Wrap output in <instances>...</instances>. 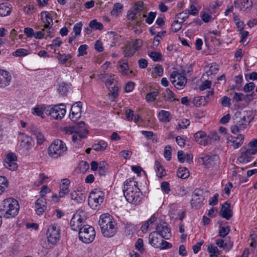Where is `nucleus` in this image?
<instances>
[{"instance_id":"6ab92c4d","label":"nucleus","mask_w":257,"mask_h":257,"mask_svg":"<svg viewBox=\"0 0 257 257\" xmlns=\"http://www.w3.org/2000/svg\"><path fill=\"white\" fill-rule=\"evenodd\" d=\"M195 141L201 145L206 146L209 144V139L206 133L203 131H198L194 134Z\"/></svg>"},{"instance_id":"b1692460","label":"nucleus","mask_w":257,"mask_h":257,"mask_svg":"<svg viewBox=\"0 0 257 257\" xmlns=\"http://www.w3.org/2000/svg\"><path fill=\"white\" fill-rule=\"evenodd\" d=\"M20 146L24 149L29 151L33 147L32 139L28 136H24L21 141Z\"/></svg>"},{"instance_id":"69168bd1","label":"nucleus","mask_w":257,"mask_h":257,"mask_svg":"<svg viewBox=\"0 0 257 257\" xmlns=\"http://www.w3.org/2000/svg\"><path fill=\"white\" fill-rule=\"evenodd\" d=\"M136 248L142 252L144 250V243L143 239L139 238L135 243Z\"/></svg>"},{"instance_id":"603ef678","label":"nucleus","mask_w":257,"mask_h":257,"mask_svg":"<svg viewBox=\"0 0 257 257\" xmlns=\"http://www.w3.org/2000/svg\"><path fill=\"white\" fill-rule=\"evenodd\" d=\"M134 49L137 51L140 49L142 46L143 41L141 39H136L129 43Z\"/></svg>"},{"instance_id":"c756f323","label":"nucleus","mask_w":257,"mask_h":257,"mask_svg":"<svg viewBox=\"0 0 257 257\" xmlns=\"http://www.w3.org/2000/svg\"><path fill=\"white\" fill-rule=\"evenodd\" d=\"M254 155V154H250L248 152V149H247L245 152L241 153L240 156L237 158V160L240 163H247L250 161L251 156Z\"/></svg>"},{"instance_id":"4468645a","label":"nucleus","mask_w":257,"mask_h":257,"mask_svg":"<svg viewBox=\"0 0 257 257\" xmlns=\"http://www.w3.org/2000/svg\"><path fill=\"white\" fill-rule=\"evenodd\" d=\"M81 105L82 103L80 101L77 102L72 105L69 114V117L72 121H75L80 117Z\"/></svg>"},{"instance_id":"c85d7f7f","label":"nucleus","mask_w":257,"mask_h":257,"mask_svg":"<svg viewBox=\"0 0 257 257\" xmlns=\"http://www.w3.org/2000/svg\"><path fill=\"white\" fill-rule=\"evenodd\" d=\"M47 108L44 105H38L32 109V112L43 118H44V111L46 112Z\"/></svg>"},{"instance_id":"5fc2aeb1","label":"nucleus","mask_w":257,"mask_h":257,"mask_svg":"<svg viewBox=\"0 0 257 257\" xmlns=\"http://www.w3.org/2000/svg\"><path fill=\"white\" fill-rule=\"evenodd\" d=\"M182 22H179L178 20L175 19L171 26L172 32L176 33L179 31L182 28Z\"/></svg>"},{"instance_id":"052dcab7","label":"nucleus","mask_w":257,"mask_h":257,"mask_svg":"<svg viewBox=\"0 0 257 257\" xmlns=\"http://www.w3.org/2000/svg\"><path fill=\"white\" fill-rule=\"evenodd\" d=\"M158 94V91H153L149 93L146 96V99L148 102H152L156 100V96Z\"/></svg>"},{"instance_id":"6e6d98bb","label":"nucleus","mask_w":257,"mask_h":257,"mask_svg":"<svg viewBox=\"0 0 257 257\" xmlns=\"http://www.w3.org/2000/svg\"><path fill=\"white\" fill-rule=\"evenodd\" d=\"M187 12L185 10L181 13L177 14L176 15L175 19L178 20L180 19L181 20V22H182V23L185 21L189 18V15L186 13Z\"/></svg>"},{"instance_id":"13d9d810","label":"nucleus","mask_w":257,"mask_h":257,"mask_svg":"<svg viewBox=\"0 0 257 257\" xmlns=\"http://www.w3.org/2000/svg\"><path fill=\"white\" fill-rule=\"evenodd\" d=\"M243 82V77L241 75H237L235 77V88L237 90H241V84Z\"/></svg>"},{"instance_id":"c9c22d12","label":"nucleus","mask_w":257,"mask_h":257,"mask_svg":"<svg viewBox=\"0 0 257 257\" xmlns=\"http://www.w3.org/2000/svg\"><path fill=\"white\" fill-rule=\"evenodd\" d=\"M32 131L33 135L37 140V144L41 145L45 140L44 135L35 128H34V130H32Z\"/></svg>"},{"instance_id":"09e8293b","label":"nucleus","mask_w":257,"mask_h":257,"mask_svg":"<svg viewBox=\"0 0 257 257\" xmlns=\"http://www.w3.org/2000/svg\"><path fill=\"white\" fill-rule=\"evenodd\" d=\"M8 187V181L5 177L0 176V195H1Z\"/></svg>"},{"instance_id":"f704fd0d","label":"nucleus","mask_w":257,"mask_h":257,"mask_svg":"<svg viewBox=\"0 0 257 257\" xmlns=\"http://www.w3.org/2000/svg\"><path fill=\"white\" fill-rule=\"evenodd\" d=\"M177 175L180 178L186 179L189 176V171L186 168L180 167L178 169Z\"/></svg>"},{"instance_id":"bf43d9fd","label":"nucleus","mask_w":257,"mask_h":257,"mask_svg":"<svg viewBox=\"0 0 257 257\" xmlns=\"http://www.w3.org/2000/svg\"><path fill=\"white\" fill-rule=\"evenodd\" d=\"M82 25V23L81 22H80L79 23H76L74 26L73 28V31L75 36H77L80 35Z\"/></svg>"},{"instance_id":"338daca9","label":"nucleus","mask_w":257,"mask_h":257,"mask_svg":"<svg viewBox=\"0 0 257 257\" xmlns=\"http://www.w3.org/2000/svg\"><path fill=\"white\" fill-rule=\"evenodd\" d=\"M220 103L224 106L230 107L231 105L230 99L227 96H224L220 99Z\"/></svg>"},{"instance_id":"4d7b16f0","label":"nucleus","mask_w":257,"mask_h":257,"mask_svg":"<svg viewBox=\"0 0 257 257\" xmlns=\"http://www.w3.org/2000/svg\"><path fill=\"white\" fill-rule=\"evenodd\" d=\"M172 148L170 145L165 147L164 152V156L168 161L171 159Z\"/></svg>"},{"instance_id":"a19ab883","label":"nucleus","mask_w":257,"mask_h":257,"mask_svg":"<svg viewBox=\"0 0 257 257\" xmlns=\"http://www.w3.org/2000/svg\"><path fill=\"white\" fill-rule=\"evenodd\" d=\"M29 53V50L24 48H19L13 52L12 54L16 57H23L26 56Z\"/></svg>"},{"instance_id":"1a4fd4ad","label":"nucleus","mask_w":257,"mask_h":257,"mask_svg":"<svg viewBox=\"0 0 257 257\" xmlns=\"http://www.w3.org/2000/svg\"><path fill=\"white\" fill-rule=\"evenodd\" d=\"M66 112L65 106L63 104L56 105L53 107L48 106L46 109V114L55 119H62Z\"/></svg>"},{"instance_id":"2eb2a0df","label":"nucleus","mask_w":257,"mask_h":257,"mask_svg":"<svg viewBox=\"0 0 257 257\" xmlns=\"http://www.w3.org/2000/svg\"><path fill=\"white\" fill-rule=\"evenodd\" d=\"M201 193V191L199 190H195L194 191L191 201V204L192 207L199 208L203 204V201L204 198Z\"/></svg>"},{"instance_id":"ddd939ff","label":"nucleus","mask_w":257,"mask_h":257,"mask_svg":"<svg viewBox=\"0 0 257 257\" xmlns=\"http://www.w3.org/2000/svg\"><path fill=\"white\" fill-rule=\"evenodd\" d=\"M12 80V76L10 72L0 68V88H5L9 86Z\"/></svg>"},{"instance_id":"e2e57ef3","label":"nucleus","mask_w":257,"mask_h":257,"mask_svg":"<svg viewBox=\"0 0 257 257\" xmlns=\"http://www.w3.org/2000/svg\"><path fill=\"white\" fill-rule=\"evenodd\" d=\"M149 55L154 61H160L162 58L161 53L158 52H151Z\"/></svg>"},{"instance_id":"0eeeda50","label":"nucleus","mask_w":257,"mask_h":257,"mask_svg":"<svg viewBox=\"0 0 257 257\" xmlns=\"http://www.w3.org/2000/svg\"><path fill=\"white\" fill-rule=\"evenodd\" d=\"M84 123L81 122L79 124H77L67 130V133H74L72 136V140L74 142L80 141L81 139L85 137V134L88 133V131L84 128Z\"/></svg>"},{"instance_id":"423d86ee","label":"nucleus","mask_w":257,"mask_h":257,"mask_svg":"<svg viewBox=\"0 0 257 257\" xmlns=\"http://www.w3.org/2000/svg\"><path fill=\"white\" fill-rule=\"evenodd\" d=\"M48 244L49 247H52L59 240L60 229L56 224H52L49 226L47 231Z\"/></svg>"},{"instance_id":"5701e85b","label":"nucleus","mask_w":257,"mask_h":257,"mask_svg":"<svg viewBox=\"0 0 257 257\" xmlns=\"http://www.w3.org/2000/svg\"><path fill=\"white\" fill-rule=\"evenodd\" d=\"M158 118L160 121L167 123L171 120L172 116L169 111L161 110L158 113Z\"/></svg>"},{"instance_id":"37998d69","label":"nucleus","mask_w":257,"mask_h":257,"mask_svg":"<svg viewBox=\"0 0 257 257\" xmlns=\"http://www.w3.org/2000/svg\"><path fill=\"white\" fill-rule=\"evenodd\" d=\"M135 52L136 51L130 43H128L127 45L124 47L123 54L126 57H131L133 56Z\"/></svg>"},{"instance_id":"473e14b6","label":"nucleus","mask_w":257,"mask_h":257,"mask_svg":"<svg viewBox=\"0 0 257 257\" xmlns=\"http://www.w3.org/2000/svg\"><path fill=\"white\" fill-rule=\"evenodd\" d=\"M118 67L120 68V71L124 75H127V71L128 69L127 61L125 60H121L117 63Z\"/></svg>"},{"instance_id":"9b49d317","label":"nucleus","mask_w":257,"mask_h":257,"mask_svg":"<svg viewBox=\"0 0 257 257\" xmlns=\"http://www.w3.org/2000/svg\"><path fill=\"white\" fill-rule=\"evenodd\" d=\"M162 237L165 239H169L171 236V229L169 224L163 222L158 224L155 231Z\"/></svg>"},{"instance_id":"ea45409f","label":"nucleus","mask_w":257,"mask_h":257,"mask_svg":"<svg viewBox=\"0 0 257 257\" xmlns=\"http://www.w3.org/2000/svg\"><path fill=\"white\" fill-rule=\"evenodd\" d=\"M162 95L164 98L166 97V101H173L176 100L175 94L169 88H167L166 89V93H162Z\"/></svg>"},{"instance_id":"49530a36","label":"nucleus","mask_w":257,"mask_h":257,"mask_svg":"<svg viewBox=\"0 0 257 257\" xmlns=\"http://www.w3.org/2000/svg\"><path fill=\"white\" fill-rule=\"evenodd\" d=\"M233 19L238 30L241 31V30H243L244 28V24L242 22L240 21L238 16L235 13L233 14Z\"/></svg>"},{"instance_id":"7ed1b4c3","label":"nucleus","mask_w":257,"mask_h":257,"mask_svg":"<svg viewBox=\"0 0 257 257\" xmlns=\"http://www.w3.org/2000/svg\"><path fill=\"white\" fill-rule=\"evenodd\" d=\"M98 224L101 232L105 237H111L117 231L116 223L112 216L108 213L100 215Z\"/></svg>"},{"instance_id":"6e6552de","label":"nucleus","mask_w":257,"mask_h":257,"mask_svg":"<svg viewBox=\"0 0 257 257\" xmlns=\"http://www.w3.org/2000/svg\"><path fill=\"white\" fill-rule=\"evenodd\" d=\"M103 193L97 189L92 190L88 199V203L91 208L96 209L103 201Z\"/></svg>"},{"instance_id":"0e129e2a","label":"nucleus","mask_w":257,"mask_h":257,"mask_svg":"<svg viewBox=\"0 0 257 257\" xmlns=\"http://www.w3.org/2000/svg\"><path fill=\"white\" fill-rule=\"evenodd\" d=\"M209 139V144L212 142L218 141L220 139L217 133L215 132H210V134L207 136Z\"/></svg>"},{"instance_id":"cd10ccee","label":"nucleus","mask_w":257,"mask_h":257,"mask_svg":"<svg viewBox=\"0 0 257 257\" xmlns=\"http://www.w3.org/2000/svg\"><path fill=\"white\" fill-rule=\"evenodd\" d=\"M71 198L77 203H81L85 201V197L80 192L74 191L71 194Z\"/></svg>"},{"instance_id":"f3484780","label":"nucleus","mask_w":257,"mask_h":257,"mask_svg":"<svg viewBox=\"0 0 257 257\" xmlns=\"http://www.w3.org/2000/svg\"><path fill=\"white\" fill-rule=\"evenodd\" d=\"M83 219L79 214H74L71 218L70 222V225L72 229L74 231L80 230V228L82 227L83 223Z\"/></svg>"},{"instance_id":"412c9836","label":"nucleus","mask_w":257,"mask_h":257,"mask_svg":"<svg viewBox=\"0 0 257 257\" xmlns=\"http://www.w3.org/2000/svg\"><path fill=\"white\" fill-rule=\"evenodd\" d=\"M230 205L227 202H225L222 205L221 208V216L229 220L232 216V213L230 209Z\"/></svg>"},{"instance_id":"aec40b11","label":"nucleus","mask_w":257,"mask_h":257,"mask_svg":"<svg viewBox=\"0 0 257 257\" xmlns=\"http://www.w3.org/2000/svg\"><path fill=\"white\" fill-rule=\"evenodd\" d=\"M244 141V136L239 134L236 137L230 136L227 138V142H230L234 149L239 148Z\"/></svg>"},{"instance_id":"20e7f679","label":"nucleus","mask_w":257,"mask_h":257,"mask_svg":"<svg viewBox=\"0 0 257 257\" xmlns=\"http://www.w3.org/2000/svg\"><path fill=\"white\" fill-rule=\"evenodd\" d=\"M66 144L62 141L57 139L53 141L48 149L49 156L54 159L62 156L67 151Z\"/></svg>"},{"instance_id":"e433bc0d","label":"nucleus","mask_w":257,"mask_h":257,"mask_svg":"<svg viewBox=\"0 0 257 257\" xmlns=\"http://www.w3.org/2000/svg\"><path fill=\"white\" fill-rule=\"evenodd\" d=\"M123 8V5L119 3L115 4L110 12L111 15L115 16H118L121 13Z\"/></svg>"},{"instance_id":"dca6fc26","label":"nucleus","mask_w":257,"mask_h":257,"mask_svg":"<svg viewBox=\"0 0 257 257\" xmlns=\"http://www.w3.org/2000/svg\"><path fill=\"white\" fill-rule=\"evenodd\" d=\"M47 201L44 197L39 198L35 203V211L37 215H41L47 209Z\"/></svg>"},{"instance_id":"c03bdc74","label":"nucleus","mask_w":257,"mask_h":257,"mask_svg":"<svg viewBox=\"0 0 257 257\" xmlns=\"http://www.w3.org/2000/svg\"><path fill=\"white\" fill-rule=\"evenodd\" d=\"M98 173L101 176L105 175L107 171V163L105 161H101L99 163Z\"/></svg>"},{"instance_id":"864d4df0","label":"nucleus","mask_w":257,"mask_h":257,"mask_svg":"<svg viewBox=\"0 0 257 257\" xmlns=\"http://www.w3.org/2000/svg\"><path fill=\"white\" fill-rule=\"evenodd\" d=\"M45 29L44 32V38L47 39L48 37L53 38L54 36V29L52 27H48V28H43Z\"/></svg>"},{"instance_id":"a211bd4d","label":"nucleus","mask_w":257,"mask_h":257,"mask_svg":"<svg viewBox=\"0 0 257 257\" xmlns=\"http://www.w3.org/2000/svg\"><path fill=\"white\" fill-rule=\"evenodd\" d=\"M159 234L155 231L151 232L149 236V243L153 247L159 248L162 243V238L159 237Z\"/></svg>"},{"instance_id":"bb28decb","label":"nucleus","mask_w":257,"mask_h":257,"mask_svg":"<svg viewBox=\"0 0 257 257\" xmlns=\"http://www.w3.org/2000/svg\"><path fill=\"white\" fill-rule=\"evenodd\" d=\"M131 9L137 15L141 12L146 13V10L143 1H139L135 3Z\"/></svg>"},{"instance_id":"a18cd8bd","label":"nucleus","mask_w":257,"mask_h":257,"mask_svg":"<svg viewBox=\"0 0 257 257\" xmlns=\"http://www.w3.org/2000/svg\"><path fill=\"white\" fill-rule=\"evenodd\" d=\"M193 102L194 105L197 107L204 106L206 104L203 97L202 96L195 97L193 100Z\"/></svg>"},{"instance_id":"7c9ffc66","label":"nucleus","mask_w":257,"mask_h":257,"mask_svg":"<svg viewBox=\"0 0 257 257\" xmlns=\"http://www.w3.org/2000/svg\"><path fill=\"white\" fill-rule=\"evenodd\" d=\"M155 165L157 176L161 178H163V177H165L166 175L164 169L161 163L157 160L155 162Z\"/></svg>"},{"instance_id":"a878e982","label":"nucleus","mask_w":257,"mask_h":257,"mask_svg":"<svg viewBox=\"0 0 257 257\" xmlns=\"http://www.w3.org/2000/svg\"><path fill=\"white\" fill-rule=\"evenodd\" d=\"M216 244L218 247H222L227 251L230 250L233 246L232 241H227L223 239H216Z\"/></svg>"},{"instance_id":"f8f14e48","label":"nucleus","mask_w":257,"mask_h":257,"mask_svg":"<svg viewBox=\"0 0 257 257\" xmlns=\"http://www.w3.org/2000/svg\"><path fill=\"white\" fill-rule=\"evenodd\" d=\"M200 159L202 160L203 164L208 168L218 165L219 162V157L217 155L202 154Z\"/></svg>"},{"instance_id":"393cba45","label":"nucleus","mask_w":257,"mask_h":257,"mask_svg":"<svg viewBox=\"0 0 257 257\" xmlns=\"http://www.w3.org/2000/svg\"><path fill=\"white\" fill-rule=\"evenodd\" d=\"M12 7L8 3H3L0 4V16L2 17L7 16L11 13Z\"/></svg>"},{"instance_id":"2f4dec72","label":"nucleus","mask_w":257,"mask_h":257,"mask_svg":"<svg viewBox=\"0 0 257 257\" xmlns=\"http://www.w3.org/2000/svg\"><path fill=\"white\" fill-rule=\"evenodd\" d=\"M70 88V85L69 84L66 83L65 82H61L58 84L57 90L61 95H65L66 94Z\"/></svg>"},{"instance_id":"8fccbe9b","label":"nucleus","mask_w":257,"mask_h":257,"mask_svg":"<svg viewBox=\"0 0 257 257\" xmlns=\"http://www.w3.org/2000/svg\"><path fill=\"white\" fill-rule=\"evenodd\" d=\"M248 123V121L245 120V117L243 116L242 117L240 118V120L237 121L236 124L239 127V129L242 131L246 127Z\"/></svg>"},{"instance_id":"f03ea898","label":"nucleus","mask_w":257,"mask_h":257,"mask_svg":"<svg viewBox=\"0 0 257 257\" xmlns=\"http://www.w3.org/2000/svg\"><path fill=\"white\" fill-rule=\"evenodd\" d=\"M19 210L18 201L12 197L4 199L0 206V213L6 219L15 217L18 214Z\"/></svg>"},{"instance_id":"79ce46f5","label":"nucleus","mask_w":257,"mask_h":257,"mask_svg":"<svg viewBox=\"0 0 257 257\" xmlns=\"http://www.w3.org/2000/svg\"><path fill=\"white\" fill-rule=\"evenodd\" d=\"M57 58L60 62V63L64 64L72 58V55L69 54H66L58 53L57 54Z\"/></svg>"},{"instance_id":"4c0bfd02","label":"nucleus","mask_w":257,"mask_h":257,"mask_svg":"<svg viewBox=\"0 0 257 257\" xmlns=\"http://www.w3.org/2000/svg\"><path fill=\"white\" fill-rule=\"evenodd\" d=\"M107 144L104 141H100L92 145L93 150L96 151H103L106 149Z\"/></svg>"},{"instance_id":"de8ad7c7","label":"nucleus","mask_w":257,"mask_h":257,"mask_svg":"<svg viewBox=\"0 0 257 257\" xmlns=\"http://www.w3.org/2000/svg\"><path fill=\"white\" fill-rule=\"evenodd\" d=\"M4 165L6 168L11 171L16 170L18 168V165L16 162H10L5 160Z\"/></svg>"},{"instance_id":"f257e3e1","label":"nucleus","mask_w":257,"mask_h":257,"mask_svg":"<svg viewBox=\"0 0 257 257\" xmlns=\"http://www.w3.org/2000/svg\"><path fill=\"white\" fill-rule=\"evenodd\" d=\"M123 192L128 202L137 204L140 201L142 193L138 187L137 182L133 178H130L124 181Z\"/></svg>"},{"instance_id":"58836bf2","label":"nucleus","mask_w":257,"mask_h":257,"mask_svg":"<svg viewBox=\"0 0 257 257\" xmlns=\"http://www.w3.org/2000/svg\"><path fill=\"white\" fill-rule=\"evenodd\" d=\"M247 149L250 154H256L257 152V139H253L250 141L248 145Z\"/></svg>"},{"instance_id":"72a5a7b5","label":"nucleus","mask_w":257,"mask_h":257,"mask_svg":"<svg viewBox=\"0 0 257 257\" xmlns=\"http://www.w3.org/2000/svg\"><path fill=\"white\" fill-rule=\"evenodd\" d=\"M89 25L93 31H101L103 29V24L101 23L98 22L96 19L91 20L89 22Z\"/></svg>"},{"instance_id":"3c124183","label":"nucleus","mask_w":257,"mask_h":257,"mask_svg":"<svg viewBox=\"0 0 257 257\" xmlns=\"http://www.w3.org/2000/svg\"><path fill=\"white\" fill-rule=\"evenodd\" d=\"M62 44V42L59 37H57L55 39L53 40L52 44L48 46V47H50L51 49H53L54 51L56 50V47H59Z\"/></svg>"},{"instance_id":"39448f33","label":"nucleus","mask_w":257,"mask_h":257,"mask_svg":"<svg viewBox=\"0 0 257 257\" xmlns=\"http://www.w3.org/2000/svg\"><path fill=\"white\" fill-rule=\"evenodd\" d=\"M95 237L94 228L88 225H84L79 231V238L80 240L85 243L92 242Z\"/></svg>"},{"instance_id":"680f3d73","label":"nucleus","mask_w":257,"mask_h":257,"mask_svg":"<svg viewBox=\"0 0 257 257\" xmlns=\"http://www.w3.org/2000/svg\"><path fill=\"white\" fill-rule=\"evenodd\" d=\"M185 11H188L186 13L189 15H191L193 16H196L198 14V10L197 9L195 6L193 4L191 5L189 7V8L185 10Z\"/></svg>"},{"instance_id":"9d476101","label":"nucleus","mask_w":257,"mask_h":257,"mask_svg":"<svg viewBox=\"0 0 257 257\" xmlns=\"http://www.w3.org/2000/svg\"><path fill=\"white\" fill-rule=\"evenodd\" d=\"M170 81L177 89L183 88L187 82V78L184 73H180L177 71H173L170 76Z\"/></svg>"},{"instance_id":"774afa93","label":"nucleus","mask_w":257,"mask_h":257,"mask_svg":"<svg viewBox=\"0 0 257 257\" xmlns=\"http://www.w3.org/2000/svg\"><path fill=\"white\" fill-rule=\"evenodd\" d=\"M190 124V121L188 119L183 118L178 123V127L179 128L185 129Z\"/></svg>"},{"instance_id":"4be33fe9","label":"nucleus","mask_w":257,"mask_h":257,"mask_svg":"<svg viewBox=\"0 0 257 257\" xmlns=\"http://www.w3.org/2000/svg\"><path fill=\"white\" fill-rule=\"evenodd\" d=\"M41 15L42 21L44 24V28L52 27L53 19L50 14L48 12L43 11L41 12Z\"/></svg>"}]
</instances>
